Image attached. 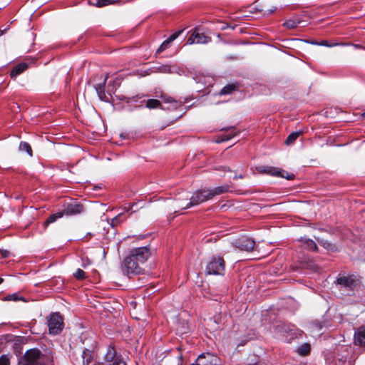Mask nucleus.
<instances>
[{
	"instance_id": "1",
	"label": "nucleus",
	"mask_w": 365,
	"mask_h": 365,
	"mask_svg": "<svg viewBox=\"0 0 365 365\" xmlns=\"http://www.w3.org/2000/svg\"><path fill=\"white\" fill-rule=\"evenodd\" d=\"M149 256L150 252H129L123 257L120 266L122 272L127 275L141 273L142 269L140 265L145 263Z\"/></svg>"
},
{
	"instance_id": "2",
	"label": "nucleus",
	"mask_w": 365,
	"mask_h": 365,
	"mask_svg": "<svg viewBox=\"0 0 365 365\" xmlns=\"http://www.w3.org/2000/svg\"><path fill=\"white\" fill-rule=\"evenodd\" d=\"M53 354L49 350L41 351L34 348L27 350L19 365H53Z\"/></svg>"
},
{
	"instance_id": "3",
	"label": "nucleus",
	"mask_w": 365,
	"mask_h": 365,
	"mask_svg": "<svg viewBox=\"0 0 365 365\" xmlns=\"http://www.w3.org/2000/svg\"><path fill=\"white\" fill-rule=\"evenodd\" d=\"M274 331L279 337L287 342H290L292 339L299 335V331L292 324L278 325L274 327Z\"/></svg>"
},
{
	"instance_id": "4",
	"label": "nucleus",
	"mask_w": 365,
	"mask_h": 365,
	"mask_svg": "<svg viewBox=\"0 0 365 365\" xmlns=\"http://www.w3.org/2000/svg\"><path fill=\"white\" fill-rule=\"evenodd\" d=\"M212 199L210 189H203L197 190L190 198V202L185 206L183 205H178L179 207H182V209H187L192 206L197 205L207 200Z\"/></svg>"
},
{
	"instance_id": "5",
	"label": "nucleus",
	"mask_w": 365,
	"mask_h": 365,
	"mask_svg": "<svg viewBox=\"0 0 365 365\" xmlns=\"http://www.w3.org/2000/svg\"><path fill=\"white\" fill-rule=\"evenodd\" d=\"M49 333L53 335L58 334L63 329V322L58 313H53L48 318Z\"/></svg>"
},
{
	"instance_id": "6",
	"label": "nucleus",
	"mask_w": 365,
	"mask_h": 365,
	"mask_svg": "<svg viewBox=\"0 0 365 365\" xmlns=\"http://www.w3.org/2000/svg\"><path fill=\"white\" fill-rule=\"evenodd\" d=\"M336 283L341 288L353 290L359 284V280L354 275L339 274L336 278Z\"/></svg>"
},
{
	"instance_id": "7",
	"label": "nucleus",
	"mask_w": 365,
	"mask_h": 365,
	"mask_svg": "<svg viewBox=\"0 0 365 365\" xmlns=\"http://www.w3.org/2000/svg\"><path fill=\"white\" fill-rule=\"evenodd\" d=\"M225 262L222 257L212 258L206 267L208 274L221 275L224 274Z\"/></svg>"
},
{
	"instance_id": "8",
	"label": "nucleus",
	"mask_w": 365,
	"mask_h": 365,
	"mask_svg": "<svg viewBox=\"0 0 365 365\" xmlns=\"http://www.w3.org/2000/svg\"><path fill=\"white\" fill-rule=\"evenodd\" d=\"M255 245V242L245 236L241 237L234 242L235 247L241 251H253Z\"/></svg>"
},
{
	"instance_id": "9",
	"label": "nucleus",
	"mask_w": 365,
	"mask_h": 365,
	"mask_svg": "<svg viewBox=\"0 0 365 365\" xmlns=\"http://www.w3.org/2000/svg\"><path fill=\"white\" fill-rule=\"evenodd\" d=\"M175 71V68L174 66L170 65H160L158 66H153L148 70L143 71V73H141L140 75L142 76L150 75L151 73H174Z\"/></svg>"
},
{
	"instance_id": "10",
	"label": "nucleus",
	"mask_w": 365,
	"mask_h": 365,
	"mask_svg": "<svg viewBox=\"0 0 365 365\" xmlns=\"http://www.w3.org/2000/svg\"><path fill=\"white\" fill-rule=\"evenodd\" d=\"M211 41V38L200 33L198 31H195L187 38V43H207Z\"/></svg>"
},
{
	"instance_id": "11",
	"label": "nucleus",
	"mask_w": 365,
	"mask_h": 365,
	"mask_svg": "<svg viewBox=\"0 0 365 365\" xmlns=\"http://www.w3.org/2000/svg\"><path fill=\"white\" fill-rule=\"evenodd\" d=\"M257 170L260 173L269 174L273 176H281L287 179H292L294 178V175L284 176L280 170L269 166H259L257 168Z\"/></svg>"
},
{
	"instance_id": "12",
	"label": "nucleus",
	"mask_w": 365,
	"mask_h": 365,
	"mask_svg": "<svg viewBox=\"0 0 365 365\" xmlns=\"http://www.w3.org/2000/svg\"><path fill=\"white\" fill-rule=\"evenodd\" d=\"M83 211V205L77 202L68 203L62 211L63 215H75Z\"/></svg>"
},
{
	"instance_id": "13",
	"label": "nucleus",
	"mask_w": 365,
	"mask_h": 365,
	"mask_svg": "<svg viewBox=\"0 0 365 365\" xmlns=\"http://www.w3.org/2000/svg\"><path fill=\"white\" fill-rule=\"evenodd\" d=\"M217 359L210 354H202L192 365H217Z\"/></svg>"
},
{
	"instance_id": "14",
	"label": "nucleus",
	"mask_w": 365,
	"mask_h": 365,
	"mask_svg": "<svg viewBox=\"0 0 365 365\" xmlns=\"http://www.w3.org/2000/svg\"><path fill=\"white\" fill-rule=\"evenodd\" d=\"M108 78V75L106 74L104 77L103 83L95 86V89L96 91V93H97L99 98L101 101H106V102L109 101V97L106 94L104 87H105V85H106Z\"/></svg>"
},
{
	"instance_id": "15",
	"label": "nucleus",
	"mask_w": 365,
	"mask_h": 365,
	"mask_svg": "<svg viewBox=\"0 0 365 365\" xmlns=\"http://www.w3.org/2000/svg\"><path fill=\"white\" fill-rule=\"evenodd\" d=\"M182 31L183 30H179L173 34L172 35H170L168 38H167L161 43V45L157 50V53H160L167 49L169 47L170 43L174 40H175L182 33Z\"/></svg>"
},
{
	"instance_id": "16",
	"label": "nucleus",
	"mask_w": 365,
	"mask_h": 365,
	"mask_svg": "<svg viewBox=\"0 0 365 365\" xmlns=\"http://www.w3.org/2000/svg\"><path fill=\"white\" fill-rule=\"evenodd\" d=\"M355 344L365 348V329L360 327L354 334Z\"/></svg>"
},
{
	"instance_id": "17",
	"label": "nucleus",
	"mask_w": 365,
	"mask_h": 365,
	"mask_svg": "<svg viewBox=\"0 0 365 365\" xmlns=\"http://www.w3.org/2000/svg\"><path fill=\"white\" fill-rule=\"evenodd\" d=\"M120 356L116 355V351L113 346H109L105 354L104 359L106 363H113L116 359H121Z\"/></svg>"
},
{
	"instance_id": "18",
	"label": "nucleus",
	"mask_w": 365,
	"mask_h": 365,
	"mask_svg": "<svg viewBox=\"0 0 365 365\" xmlns=\"http://www.w3.org/2000/svg\"><path fill=\"white\" fill-rule=\"evenodd\" d=\"M28 68V64L26 63H21L16 66L11 71V78H15L17 76L23 73Z\"/></svg>"
},
{
	"instance_id": "19",
	"label": "nucleus",
	"mask_w": 365,
	"mask_h": 365,
	"mask_svg": "<svg viewBox=\"0 0 365 365\" xmlns=\"http://www.w3.org/2000/svg\"><path fill=\"white\" fill-rule=\"evenodd\" d=\"M302 248L308 251H314L317 249V245L314 241L310 239H302Z\"/></svg>"
},
{
	"instance_id": "20",
	"label": "nucleus",
	"mask_w": 365,
	"mask_h": 365,
	"mask_svg": "<svg viewBox=\"0 0 365 365\" xmlns=\"http://www.w3.org/2000/svg\"><path fill=\"white\" fill-rule=\"evenodd\" d=\"M230 191L229 185H222L215 187L214 189H210V192L212 198L215 195H219Z\"/></svg>"
},
{
	"instance_id": "21",
	"label": "nucleus",
	"mask_w": 365,
	"mask_h": 365,
	"mask_svg": "<svg viewBox=\"0 0 365 365\" xmlns=\"http://www.w3.org/2000/svg\"><path fill=\"white\" fill-rule=\"evenodd\" d=\"M220 319L219 316H215L213 318H210L207 320V326L211 331H215L219 329Z\"/></svg>"
},
{
	"instance_id": "22",
	"label": "nucleus",
	"mask_w": 365,
	"mask_h": 365,
	"mask_svg": "<svg viewBox=\"0 0 365 365\" xmlns=\"http://www.w3.org/2000/svg\"><path fill=\"white\" fill-rule=\"evenodd\" d=\"M310 345L304 343L297 348L296 351L301 356H307L310 352Z\"/></svg>"
},
{
	"instance_id": "23",
	"label": "nucleus",
	"mask_w": 365,
	"mask_h": 365,
	"mask_svg": "<svg viewBox=\"0 0 365 365\" xmlns=\"http://www.w3.org/2000/svg\"><path fill=\"white\" fill-rule=\"evenodd\" d=\"M126 219L123 213H120L111 220L110 225L114 227L120 225Z\"/></svg>"
},
{
	"instance_id": "24",
	"label": "nucleus",
	"mask_w": 365,
	"mask_h": 365,
	"mask_svg": "<svg viewBox=\"0 0 365 365\" xmlns=\"http://www.w3.org/2000/svg\"><path fill=\"white\" fill-rule=\"evenodd\" d=\"M300 23V21L298 19H288L284 24L283 26L289 29H292L296 28L298 24Z\"/></svg>"
},
{
	"instance_id": "25",
	"label": "nucleus",
	"mask_w": 365,
	"mask_h": 365,
	"mask_svg": "<svg viewBox=\"0 0 365 365\" xmlns=\"http://www.w3.org/2000/svg\"><path fill=\"white\" fill-rule=\"evenodd\" d=\"M160 106V102L157 99H148L145 103V107L149 109L157 108H159Z\"/></svg>"
},
{
	"instance_id": "26",
	"label": "nucleus",
	"mask_w": 365,
	"mask_h": 365,
	"mask_svg": "<svg viewBox=\"0 0 365 365\" xmlns=\"http://www.w3.org/2000/svg\"><path fill=\"white\" fill-rule=\"evenodd\" d=\"M302 134V132L301 131H296V132H292V133H290L288 137L287 138V140H286V144L287 145H290V144H292L297 139V138Z\"/></svg>"
},
{
	"instance_id": "27",
	"label": "nucleus",
	"mask_w": 365,
	"mask_h": 365,
	"mask_svg": "<svg viewBox=\"0 0 365 365\" xmlns=\"http://www.w3.org/2000/svg\"><path fill=\"white\" fill-rule=\"evenodd\" d=\"M235 135V133H234L232 130H228L227 133L222 134L220 137H219V139L217 140V143H221L229 140Z\"/></svg>"
},
{
	"instance_id": "28",
	"label": "nucleus",
	"mask_w": 365,
	"mask_h": 365,
	"mask_svg": "<svg viewBox=\"0 0 365 365\" xmlns=\"http://www.w3.org/2000/svg\"><path fill=\"white\" fill-rule=\"evenodd\" d=\"M63 216V212H58L56 213L51 215L46 220V224H51L56 222L58 219Z\"/></svg>"
},
{
	"instance_id": "29",
	"label": "nucleus",
	"mask_w": 365,
	"mask_h": 365,
	"mask_svg": "<svg viewBox=\"0 0 365 365\" xmlns=\"http://www.w3.org/2000/svg\"><path fill=\"white\" fill-rule=\"evenodd\" d=\"M19 149L21 151L26 152L30 156L32 155L31 147L27 142H21L19 145Z\"/></svg>"
},
{
	"instance_id": "30",
	"label": "nucleus",
	"mask_w": 365,
	"mask_h": 365,
	"mask_svg": "<svg viewBox=\"0 0 365 365\" xmlns=\"http://www.w3.org/2000/svg\"><path fill=\"white\" fill-rule=\"evenodd\" d=\"M236 89L235 85H227L225 86L220 92V95L230 94Z\"/></svg>"
},
{
	"instance_id": "31",
	"label": "nucleus",
	"mask_w": 365,
	"mask_h": 365,
	"mask_svg": "<svg viewBox=\"0 0 365 365\" xmlns=\"http://www.w3.org/2000/svg\"><path fill=\"white\" fill-rule=\"evenodd\" d=\"M114 3V1L110 0H98L96 1V6L98 7H103L109 4Z\"/></svg>"
},
{
	"instance_id": "32",
	"label": "nucleus",
	"mask_w": 365,
	"mask_h": 365,
	"mask_svg": "<svg viewBox=\"0 0 365 365\" xmlns=\"http://www.w3.org/2000/svg\"><path fill=\"white\" fill-rule=\"evenodd\" d=\"M73 275L77 279H83L86 277L85 272L81 269H78Z\"/></svg>"
},
{
	"instance_id": "33",
	"label": "nucleus",
	"mask_w": 365,
	"mask_h": 365,
	"mask_svg": "<svg viewBox=\"0 0 365 365\" xmlns=\"http://www.w3.org/2000/svg\"><path fill=\"white\" fill-rule=\"evenodd\" d=\"M316 44L319 45V46H327V47H333V46H338V45H344V43H329L327 41H322L320 43H316Z\"/></svg>"
},
{
	"instance_id": "34",
	"label": "nucleus",
	"mask_w": 365,
	"mask_h": 365,
	"mask_svg": "<svg viewBox=\"0 0 365 365\" xmlns=\"http://www.w3.org/2000/svg\"><path fill=\"white\" fill-rule=\"evenodd\" d=\"M0 365H10L9 358L7 355H2L0 357Z\"/></svg>"
},
{
	"instance_id": "35",
	"label": "nucleus",
	"mask_w": 365,
	"mask_h": 365,
	"mask_svg": "<svg viewBox=\"0 0 365 365\" xmlns=\"http://www.w3.org/2000/svg\"><path fill=\"white\" fill-rule=\"evenodd\" d=\"M149 250H150V247H148V246H147V245L142 246V247H134L132 249V251H135V252H137V251H149Z\"/></svg>"
},
{
	"instance_id": "36",
	"label": "nucleus",
	"mask_w": 365,
	"mask_h": 365,
	"mask_svg": "<svg viewBox=\"0 0 365 365\" xmlns=\"http://www.w3.org/2000/svg\"><path fill=\"white\" fill-rule=\"evenodd\" d=\"M321 244H322V246L324 249H326V250H332L333 249V245L331 243H329V242H327V241L323 242V241H322Z\"/></svg>"
},
{
	"instance_id": "37",
	"label": "nucleus",
	"mask_w": 365,
	"mask_h": 365,
	"mask_svg": "<svg viewBox=\"0 0 365 365\" xmlns=\"http://www.w3.org/2000/svg\"><path fill=\"white\" fill-rule=\"evenodd\" d=\"M110 365H126L125 362L123 360V359H116L115 361L110 363Z\"/></svg>"
},
{
	"instance_id": "38",
	"label": "nucleus",
	"mask_w": 365,
	"mask_h": 365,
	"mask_svg": "<svg viewBox=\"0 0 365 365\" xmlns=\"http://www.w3.org/2000/svg\"><path fill=\"white\" fill-rule=\"evenodd\" d=\"M166 101L173 103V108H177L179 106H182V102H178V101H171L170 99H167Z\"/></svg>"
},
{
	"instance_id": "39",
	"label": "nucleus",
	"mask_w": 365,
	"mask_h": 365,
	"mask_svg": "<svg viewBox=\"0 0 365 365\" xmlns=\"http://www.w3.org/2000/svg\"><path fill=\"white\" fill-rule=\"evenodd\" d=\"M83 362H85V361H86V363H87V364H88V363H89V357H90V356H89L88 353H87V351H83Z\"/></svg>"
},
{
	"instance_id": "40",
	"label": "nucleus",
	"mask_w": 365,
	"mask_h": 365,
	"mask_svg": "<svg viewBox=\"0 0 365 365\" xmlns=\"http://www.w3.org/2000/svg\"><path fill=\"white\" fill-rule=\"evenodd\" d=\"M9 26H6L3 30L0 29V36H2L8 29Z\"/></svg>"
},
{
	"instance_id": "41",
	"label": "nucleus",
	"mask_w": 365,
	"mask_h": 365,
	"mask_svg": "<svg viewBox=\"0 0 365 365\" xmlns=\"http://www.w3.org/2000/svg\"><path fill=\"white\" fill-rule=\"evenodd\" d=\"M243 178H244V175L240 174V175H235L233 178L235 180H237V179H242Z\"/></svg>"
},
{
	"instance_id": "42",
	"label": "nucleus",
	"mask_w": 365,
	"mask_h": 365,
	"mask_svg": "<svg viewBox=\"0 0 365 365\" xmlns=\"http://www.w3.org/2000/svg\"><path fill=\"white\" fill-rule=\"evenodd\" d=\"M2 253V256L4 258H6V257H8L9 256V253L10 252H1Z\"/></svg>"
},
{
	"instance_id": "43",
	"label": "nucleus",
	"mask_w": 365,
	"mask_h": 365,
	"mask_svg": "<svg viewBox=\"0 0 365 365\" xmlns=\"http://www.w3.org/2000/svg\"><path fill=\"white\" fill-rule=\"evenodd\" d=\"M96 365H110V364L108 363H103V362H100V363H98Z\"/></svg>"
},
{
	"instance_id": "44",
	"label": "nucleus",
	"mask_w": 365,
	"mask_h": 365,
	"mask_svg": "<svg viewBox=\"0 0 365 365\" xmlns=\"http://www.w3.org/2000/svg\"><path fill=\"white\" fill-rule=\"evenodd\" d=\"M223 168H224V170H227V171H230V172L231 171L230 169H229V168H227L226 167H224Z\"/></svg>"
},
{
	"instance_id": "45",
	"label": "nucleus",
	"mask_w": 365,
	"mask_h": 365,
	"mask_svg": "<svg viewBox=\"0 0 365 365\" xmlns=\"http://www.w3.org/2000/svg\"><path fill=\"white\" fill-rule=\"evenodd\" d=\"M316 43H318L317 41H311L310 43L313 45H317Z\"/></svg>"
},
{
	"instance_id": "46",
	"label": "nucleus",
	"mask_w": 365,
	"mask_h": 365,
	"mask_svg": "<svg viewBox=\"0 0 365 365\" xmlns=\"http://www.w3.org/2000/svg\"><path fill=\"white\" fill-rule=\"evenodd\" d=\"M144 237H145L144 235H140V236L139 237H138L137 239H143V238H144Z\"/></svg>"
},
{
	"instance_id": "47",
	"label": "nucleus",
	"mask_w": 365,
	"mask_h": 365,
	"mask_svg": "<svg viewBox=\"0 0 365 365\" xmlns=\"http://www.w3.org/2000/svg\"><path fill=\"white\" fill-rule=\"evenodd\" d=\"M4 282V279L0 277V284Z\"/></svg>"
},
{
	"instance_id": "48",
	"label": "nucleus",
	"mask_w": 365,
	"mask_h": 365,
	"mask_svg": "<svg viewBox=\"0 0 365 365\" xmlns=\"http://www.w3.org/2000/svg\"><path fill=\"white\" fill-rule=\"evenodd\" d=\"M106 252H103V258L106 257Z\"/></svg>"
},
{
	"instance_id": "49",
	"label": "nucleus",
	"mask_w": 365,
	"mask_h": 365,
	"mask_svg": "<svg viewBox=\"0 0 365 365\" xmlns=\"http://www.w3.org/2000/svg\"><path fill=\"white\" fill-rule=\"evenodd\" d=\"M274 10H275V9H272V10H270V11H269V12H270V13H272V12H273Z\"/></svg>"
},
{
	"instance_id": "50",
	"label": "nucleus",
	"mask_w": 365,
	"mask_h": 365,
	"mask_svg": "<svg viewBox=\"0 0 365 365\" xmlns=\"http://www.w3.org/2000/svg\"><path fill=\"white\" fill-rule=\"evenodd\" d=\"M257 257H258V258H261L262 257H261V256H259V257H254V258H257Z\"/></svg>"
}]
</instances>
